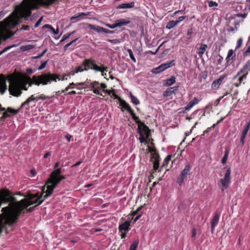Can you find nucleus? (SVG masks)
I'll return each mask as SVG.
<instances>
[{
    "label": "nucleus",
    "instance_id": "09e8293b",
    "mask_svg": "<svg viewBox=\"0 0 250 250\" xmlns=\"http://www.w3.org/2000/svg\"><path fill=\"white\" fill-rule=\"evenodd\" d=\"M148 151L151 153V156L154 155V153H159L155 146L153 147L148 146Z\"/></svg>",
    "mask_w": 250,
    "mask_h": 250
},
{
    "label": "nucleus",
    "instance_id": "ddd939ff",
    "mask_svg": "<svg viewBox=\"0 0 250 250\" xmlns=\"http://www.w3.org/2000/svg\"><path fill=\"white\" fill-rule=\"evenodd\" d=\"M51 97L42 94L37 96H35L34 95H32L30 96L25 102L22 103L21 104V108H22L26 105H29L30 102L32 101L37 102L39 100H45L46 99H49Z\"/></svg>",
    "mask_w": 250,
    "mask_h": 250
},
{
    "label": "nucleus",
    "instance_id": "a19ab883",
    "mask_svg": "<svg viewBox=\"0 0 250 250\" xmlns=\"http://www.w3.org/2000/svg\"><path fill=\"white\" fill-rule=\"evenodd\" d=\"M129 97H130V98L131 99V102L133 104H134L135 105H138V104H140V102H139V100L136 97H135L134 95H133V94L131 93V92H130V93H129Z\"/></svg>",
    "mask_w": 250,
    "mask_h": 250
},
{
    "label": "nucleus",
    "instance_id": "0eeeda50",
    "mask_svg": "<svg viewBox=\"0 0 250 250\" xmlns=\"http://www.w3.org/2000/svg\"><path fill=\"white\" fill-rule=\"evenodd\" d=\"M236 11L238 13L234 14V18H245L250 9V0H236Z\"/></svg>",
    "mask_w": 250,
    "mask_h": 250
},
{
    "label": "nucleus",
    "instance_id": "a211bd4d",
    "mask_svg": "<svg viewBox=\"0 0 250 250\" xmlns=\"http://www.w3.org/2000/svg\"><path fill=\"white\" fill-rule=\"evenodd\" d=\"M21 108L20 107L18 109H15L10 107H8V108H5V107H2L1 105L0 104V110L4 111L3 113H7V114L9 116L8 117H11L12 115H16L18 114Z\"/></svg>",
    "mask_w": 250,
    "mask_h": 250
},
{
    "label": "nucleus",
    "instance_id": "4c0bfd02",
    "mask_svg": "<svg viewBox=\"0 0 250 250\" xmlns=\"http://www.w3.org/2000/svg\"><path fill=\"white\" fill-rule=\"evenodd\" d=\"M172 155H167L166 158L165 159L161 167V169L163 168V167H167L168 166V163L171 161V158L172 157Z\"/></svg>",
    "mask_w": 250,
    "mask_h": 250
},
{
    "label": "nucleus",
    "instance_id": "5fc2aeb1",
    "mask_svg": "<svg viewBox=\"0 0 250 250\" xmlns=\"http://www.w3.org/2000/svg\"><path fill=\"white\" fill-rule=\"evenodd\" d=\"M243 42V39L242 38H240L237 42V45L236 46L235 49H239L241 47Z\"/></svg>",
    "mask_w": 250,
    "mask_h": 250
},
{
    "label": "nucleus",
    "instance_id": "4d7b16f0",
    "mask_svg": "<svg viewBox=\"0 0 250 250\" xmlns=\"http://www.w3.org/2000/svg\"><path fill=\"white\" fill-rule=\"evenodd\" d=\"M218 5V4L216 1L212 0H210L208 1V6L209 7H217Z\"/></svg>",
    "mask_w": 250,
    "mask_h": 250
},
{
    "label": "nucleus",
    "instance_id": "c756f323",
    "mask_svg": "<svg viewBox=\"0 0 250 250\" xmlns=\"http://www.w3.org/2000/svg\"><path fill=\"white\" fill-rule=\"evenodd\" d=\"M115 23L117 27H122L123 26L126 25L130 23L129 20H127L125 19H121L115 21Z\"/></svg>",
    "mask_w": 250,
    "mask_h": 250
},
{
    "label": "nucleus",
    "instance_id": "c9c22d12",
    "mask_svg": "<svg viewBox=\"0 0 250 250\" xmlns=\"http://www.w3.org/2000/svg\"><path fill=\"white\" fill-rule=\"evenodd\" d=\"M88 26L90 29L95 30L98 33L104 32V27L99 26H96L91 24H89Z\"/></svg>",
    "mask_w": 250,
    "mask_h": 250
},
{
    "label": "nucleus",
    "instance_id": "4468645a",
    "mask_svg": "<svg viewBox=\"0 0 250 250\" xmlns=\"http://www.w3.org/2000/svg\"><path fill=\"white\" fill-rule=\"evenodd\" d=\"M120 105L122 106L121 110L123 112L124 111V109L126 110L131 115L133 120H138L137 116H136L134 110L131 108L130 106L124 100H120L119 101Z\"/></svg>",
    "mask_w": 250,
    "mask_h": 250
},
{
    "label": "nucleus",
    "instance_id": "3c124183",
    "mask_svg": "<svg viewBox=\"0 0 250 250\" xmlns=\"http://www.w3.org/2000/svg\"><path fill=\"white\" fill-rule=\"evenodd\" d=\"M167 42L166 41H164L157 48V49L155 50V52H153L152 51H148V53L149 54H150L151 55H155L157 52L158 51V50L160 49V48L166 42Z\"/></svg>",
    "mask_w": 250,
    "mask_h": 250
},
{
    "label": "nucleus",
    "instance_id": "72a5a7b5",
    "mask_svg": "<svg viewBox=\"0 0 250 250\" xmlns=\"http://www.w3.org/2000/svg\"><path fill=\"white\" fill-rule=\"evenodd\" d=\"M235 57V54H234L232 49H229L228 51L227 56L226 58V63L228 64L231 60Z\"/></svg>",
    "mask_w": 250,
    "mask_h": 250
},
{
    "label": "nucleus",
    "instance_id": "f704fd0d",
    "mask_svg": "<svg viewBox=\"0 0 250 250\" xmlns=\"http://www.w3.org/2000/svg\"><path fill=\"white\" fill-rule=\"evenodd\" d=\"M135 3L134 2H131L130 3H122L121 4L117 6L118 9H125V8H130L134 7Z\"/></svg>",
    "mask_w": 250,
    "mask_h": 250
},
{
    "label": "nucleus",
    "instance_id": "e2e57ef3",
    "mask_svg": "<svg viewBox=\"0 0 250 250\" xmlns=\"http://www.w3.org/2000/svg\"><path fill=\"white\" fill-rule=\"evenodd\" d=\"M100 89L103 90V92H104L105 90L106 89L107 85L104 83H100Z\"/></svg>",
    "mask_w": 250,
    "mask_h": 250
},
{
    "label": "nucleus",
    "instance_id": "2eb2a0df",
    "mask_svg": "<svg viewBox=\"0 0 250 250\" xmlns=\"http://www.w3.org/2000/svg\"><path fill=\"white\" fill-rule=\"evenodd\" d=\"M250 71V62L248 61L246 62L243 67L241 68L234 77L233 80L236 79L239 76H244L247 78L248 73Z\"/></svg>",
    "mask_w": 250,
    "mask_h": 250
},
{
    "label": "nucleus",
    "instance_id": "49530a36",
    "mask_svg": "<svg viewBox=\"0 0 250 250\" xmlns=\"http://www.w3.org/2000/svg\"><path fill=\"white\" fill-rule=\"evenodd\" d=\"M17 46V45L14 44L5 47L2 50L0 51V56L4 53L5 52H7V51H8L9 50H10L11 48L14 47H16Z\"/></svg>",
    "mask_w": 250,
    "mask_h": 250
},
{
    "label": "nucleus",
    "instance_id": "680f3d73",
    "mask_svg": "<svg viewBox=\"0 0 250 250\" xmlns=\"http://www.w3.org/2000/svg\"><path fill=\"white\" fill-rule=\"evenodd\" d=\"M47 51V49H45L41 54H39L37 56L34 57V58L36 59L41 58L42 56H43L45 55Z\"/></svg>",
    "mask_w": 250,
    "mask_h": 250
},
{
    "label": "nucleus",
    "instance_id": "f03ea898",
    "mask_svg": "<svg viewBox=\"0 0 250 250\" xmlns=\"http://www.w3.org/2000/svg\"><path fill=\"white\" fill-rule=\"evenodd\" d=\"M58 0H23L16 6L15 11L20 14L21 18L27 19L32 14V10L38 9L40 7L47 8Z\"/></svg>",
    "mask_w": 250,
    "mask_h": 250
},
{
    "label": "nucleus",
    "instance_id": "cd10ccee",
    "mask_svg": "<svg viewBox=\"0 0 250 250\" xmlns=\"http://www.w3.org/2000/svg\"><path fill=\"white\" fill-rule=\"evenodd\" d=\"M208 48V47L207 44L204 43H201L200 44L199 50L197 52V53L198 54L200 58L203 57L204 53L206 51Z\"/></svg>",
    "mask_w": 250,
    "mask_h": 250
},
{
    "label": "nucleus",
    "instance_id": "473e14b6",
    "mask_svg": "<svg viewBox=\"0 0 250 250\" xmlns=\"http://www.w3.org/2000/svg\"><path fill=\"white\" fill-rule=\"evenodd\" d=\"M29 78H30V77H28L27 78V81H26V82H20V88H21V91L22 90H27L28 87H26V84H29L30 83V81L29 80ZM30 79H31V78H30ZM31 86H32V85H31ZM29 86H30V85H29Z\"/></svg>",
    "mask_w": 250,
    "mask_h": 250
},
{
    "label": "nucleus",
    "instance_id": "338daca9",
    "mask_svg": "<svg viewBox=\"0 0 250 250\" xmlns=\"http://www.w3.org/2000/svg\"><path fill=\"white\" fill-rule=\"evenodd\" d=\"M234 86V85H233V83H232L231 84L229 85L228 86V90H229V91H230L231 92V94H233V93L234 92V91L235 90L233 89Z\"/></svg>",
    "mask_w": 250,
    "mask_h": 250
},
{
    "label": "nucleus",
    "instance_id": "de8ad7c7",
    "mask_svg": "<svg viewBox=\"0 0 250 250\" xmlns=\"http://www.w3.org/2000/svg\"><path fill=\"white\" fill-rule=\"evenodd\" d=\"M127 52L129 54V57L130 58V59H131V60L134 62H136V60L133 55V53L132 51V50L131 49H127Z\"/></svg>",
    "mask_w": 250,
    "mask_h": 250
},
{
    "label": "nucleus",
    "instance_id": "6e6d98bb",
    "mask_svg": "<svg viewBox=\"0 0 250 250\" xmlns=\"http://www.w3.org/2000/svg\"><path fill=\"white\" fill-rule=\"evenodd\" d=\"M78 39V38H76L75 40H73V41H72L71 42H69L68 43H67L66 45H65V46H64V50H66L70 45H71L75 42H76V41H77Z\"/></svg>",
    "mask_w": 250,
    "mask_h": 250
},
{
    "label": "nucleus",
    "instance_id": "5701e85b",
    "mask_svg": "<svg viewBox=\"0 0 250 250\" xmlns=\"http://www.w3.org/2000/svg\"><path fill=\"white\" fill-rule=\"evenodd\" d=\"M178 86L171 87L167 88L163 93V95L165 97H168L175 93V91L178 89Z\"/></svg>",
    "mask_w": 250,
    "mask_h": 250
},
{
    "label": "nucleus",
    "instance_id": "aec40b11",
    "mask_svg": "<svg viewBox=\"0 0 250 250\" xmlns=\"http://www.w3.org/2000/svg\"><path fill=\"white\" fill-rule=\"evenodd\" d=\"M6 81L5 76L2 74H0V92L1 94H4L7 88Z\"/></svg>",
    "mask_w": 250,
    "mask_h": 250
},
{
    "label": "nucleus",
    "instance_id": "f3484780",
    "mask_svg": "<svg viewBox=\"0 0 250 250\" xmlns=\"http://www.w3.org/2000/svg\"><path fill=\"white\" fill-rule=\"evenodd\" d=\"M88 88L92 90L94 94L104 97L100 91V83L99 82L96 81L92 82L89 84Z\"/></svg>",
    "mask_w": 250,
    "mask_h": 250
},
{
    "label": "nucleus",
    "instance_id": "9d476101",
    "mask_svg": "<svg viewBox=\"0 0 250 250\" xmlns=\"http://www.w3.org/2000/svg\"><path fill=\"white\" fill-rule=\"evenodd\" d=\"M230 174L231 169L230 167H229L225 173L224 177L221 179L218 183L222 191H224L229 188L231 180Z\"/></svg>",
    "mask_w": 250,
    "mask_h": 250
},
{
    "label": "nucleus",
    "instance_id": "f257e3e1",
    "mask_svg": "<svg viewBox=\"0 0 250 250\" xmlns=\"http://www.w3.org/2000/svg\"><path fill=\"white\" fill-rule=\"evenodd\" d=\"M31 195L28 199H23L17 201L14 197L12 192L7 188H2L0 190V203L9 205L2 208V213L0 214L1 224L3 227L7 228V226H12L18 222L21 215L23 208L27 205H31L35 202H31V200L34 198Z\"/></svg>",
    "mask_w": 250,
    "mask_h": 250
},
{
    "label": "nucleus",
    "instance_id": "774afa93",
    "mask_svg": "<svg viewBox=\"0 0 250 250\" xmlns=\"http://www.w3.org/2000/svg\"><path fill=\"white\" fill-rule=\"evenodd\" d=\"M42 20V18H41L38 20V21L36 22V23H35V24L34 25L35 28L38 27L41 24Z\"/></svg>",
    "mask_w": 250,
    "mask_h": 250
},
{
    "label": "nucleus",
    "instance_id": "20e7f679",
    "mask_svg": "<svg viewBox=\"0 0 250 250\" xmlns=\"http://www.w3.org/2000/svg\"><path fill=\"white\" fill-rule=\"evenodd\" d=\"M65 74H64L61 79L60 78V75L56 73H51L50 72L41 75L36 76L34 75L32 79L29 78L30 83L29 85L34 84L37 86H39L41 84L43 85H47L48 83H50L52 82H57V80L58 79L59 81H64L67 79L66 77Z\"/></svg>",
    "mask_w": 250,
    "mask_h": 250
},
{
    "label": "nucleus",
    "instance_id": "864d4df0",
    "mask_svg": "<svg viewBox=\"0 0 250 250\" xmlns=\"http://www.w3.org/2000/svg\"><path fill=\"white\" fill-rule=\"evenodd\" d=\"M107 41L111 42L112 44H118L121 42V39H108Z\"/></svg>",
    "mask_w": 250,
    "mask_h": 250
},
{
    "label": "nucleus",
    "instance_id": "7c9ffc66",
    "mask_svg": "<svg viewBox=\"0 0 250 250\" xmlns=\"http://www.w3.org/2000/svg\"><path fill=\"white\" fill-rule=\"evenodd\" d=\"M198 99L196 97H194L193 99L186 106V110H190L193 106L198 104Z\"/></svg>",
    "mask_w": 250,
    "mask_h": 250
},
{
    "label": "nucleus",
    "instance_id": "79ce46f5",
    "mask_svg": "<svg viewBox=\"0 0 250 250\" xmlns=\"http://www.w3.org/2000/svg\"><path fill=\"white\" fill-rule=\"evenodd\" d=\"M139 244V240L134 241L130 245L129 250H136Z\"/></svg>",
    "mask_w": 250,
    "mask_h": 250
},
{
    "label": "nucleus",
    "instance_id": "052dcab7",
    "mask_svg": "<svg viewBox=\"0 0 250 250\" xmlns=\"http://www.w3.org/2000/svg\"><path fill=\"white\" fill-rule=\"evenodd\" d=\"M143 208V206H141L138 208V209L136 210L133 211L131 212V215H132L133 217L136 215L138 212L142 209Z\"/></svg>",
    "mask_w": 250,
    "mask_h": 250
},
{
    "label": "nucleus",
    "instance_id": "1a4fd4ad",
    "mask_svg": "<svg viewBox=\"0 0 250 250\" xmlns=\"http://www.w3.org/2000/svg\"><path fill=\"white\" fill-rule=\"evenodd\" d=\"M93 64H94V59L91 58L85 59L83 61L80 65L74 68L75 72H76L77 74L79 72L87 71L89 69H92Z\"/></svg>",
    "mask_w": 250,
    "mask_h": 250
},
{
    "label": "nucleus",
    "instance_id": "393cba45",
    "mask_svg": "<svg viewBox=\"0 0 250 250\" xmlns=\"http://www.w3.org/2000/svg\"><path fill=\"white\" fill-rule=\"evenodd\" d=\"M220 218V215L219 214H216L211 221V230L213 233L215 229V227L217 225Z\"/></svg>",
    "mask_w": 250,
    "mask_h": 250
},
{
    "label": "nucleus",
    "instance_id": "0e129e2a",
    "mask_svg": "<svg viewBox=\"0 0 250 250\" xmlns=\"http://www.w3.org/2000/svg\"><path fill=\"white\" fill-rule=\"evenodd\" d=\"M187 18L186 16H181L179 17L177 20L175 21L177 23V24H179L180 22L184 21Z\"/></svg>",
    "mask_w": 250,
    "mask_h": 250
},
{
    "label": "nucleus",
    "instance_id": "412c9836",
    "mask_svg": "<svg viewBox=\"0 0 250 250\" xmlns=\"http://www.w3.org/2000/svg\"><path fill=\"white\" fill-rule=\"evenodd\" d=\"M86 82H82V83H74V82H72L71 83H70L69 85L65 87V88L64 90H62V93H64L65 91H68L70 89H73L74 88V86L77 87V88L79 90H82L83 89V87H78V86L80 85H85L86 84Z\"/></svg>",
    "mask_w": 250,
    "mask_h": 250
},
{
    "label": "nucleus",
    "instance_id": "13d9d810",
    "mask_svg": "<svg viewBox=\"0 0 250 250\" xmlns=\"http://www.w3.org/2000/svg\"><path fill=\"white\" fill-rule=\"evenodd\" d=\"M76 74L75 72V69H73L71 71L68 72L65 74V75H67V77H70L71 76H74Z\"/></svg>",
    "mask_w": 250,
    "mask_h": 250
},
{
    "label": "nucleus",
    "instance_id": "c85d7f7f",
    "mask_svg": "<svg viewBox=\"0 0 250 250\" xmlns=\"http://www.w3.org/2000/svg\"><path fill=\"white\" fill-rule=\"evenodd\" d=\"M176 82V78L174 76H171L170 78L164 81V85L166 86H169Z\"/></svg>",
    "mask_w": 250,
    "mask_h": 250
},
{
    "label": "nucleus",
    "instance_id": "e433bc0d",
    "mask_svg": "<svg viewBox=\"0 0 250 250\" xmlns=\"http://www.w3.org/2000/svg\"><path fill=\"white\" fill-rule=\"evenodd\" d=\"M246 79L247 78H245L244 76L240 75L239 76L236 82L233 83V85H234V86L238 87L241 85L244 80Z\"/></svg>",
    "mask_w": 250,
    "mask_h": 250
},
{
    "label": "nucleus",
    "instance_id": "c03bdc74",
    "mask_svg": "<svg viewBox=\"0 0 250 250\" xmlns=\"http://www.w3.org/2000/svg\"><path fill=\"white\" fill-rule=\"evenodd\" d=\"M33 48H34V46L33 45L28 44V45L21 46V49L23 51H25L26 50L32 49Z\"/></svg>",
    "mask_w": 250,
    "mask_h": 250
},
{
    "label": "nucleus",
    "instance_id": "2f4dec72",
    "mask_svg": "<svg viewBox=\"0 0 250 250\" xmlns=\"http://www.w3.org/2000/svg\"><path fill=\"white\" fill-rule=\"evenodd\" d=\"M174 62L175 60H173L172 61L167 62L165 63H163L162 64H161L160 65L162 67L163 71H164V70L170 67L171 66L174 65Z\"/></svg>",
    "mask_w": 250,
    "mask_h": 250
},
{
    "label": "nucleus",
    "instance_id": "f8f14e48",
    "mask_svg": "<svg viewBox=\"0 0 250 250\" xmlns=\"http://www.w3.org/2000/svg\"><path fill=\"white\" fill-rule=\"evenodd\" d=\"M190 166L188 163H187L177 179V182L179 185H181L188 175L190 174Z\"/></svg>",
    "mask_w": 250,
    "mask_h": 250
},
{
    "label": "nucleus",
    "instance_id": "69168bd1",
    "mask_svg": "<svg viewBox=\"0 0 250 250\" xmlns=\"http://www.w3.org/2000/svg\"><path fill=\"white\" fill-rule=\"evenodd\" d=\"M192 33H193V28H190L188 30V31L187 33V36L188 37V38H190Z\"/></svg>",
    "mask_w": 250,
    "mask_h": 250
},
{
    "label": "nucleus",
    "instance_id": "7ed1b4c3",
    "mask_svg": "<svg viewBox=\"0 0 250 250\" xmlns=\"http://www.w3.org/2000/svg\"><path fill=\"white\" fill-rule=\"evenodd\" d=\"M20 18V14L14 10L7 18L0 22V45L2 39L5 41L14 35L10 31H7L5 35L3 32L7 29L15 28L19 24Z\"/></svg>",
    "mask_w": 250,
    "mask_h": 250
},
{
    "label": "nucleus",
    "instance_id": "bf43d9fd",
    "mask_svg": "<svg viewBox=\"0 0 250 250\" xmlns=\"http://www.w3.org/2000/svg\"><path fill=\"white\" fill-rule=\"evenodd\" d=\"M47 63V61H45V62H42V64L40 65V66L38 67V69L39 70H42L46 67Z\"/></svg>",
    "mask_w": 250,
    "mask_h": 250
},
{
    "label": "nucleus",
    "instance_id": "a878e982",
    "mask_svg": "<svg viewBox=\"0 0 250 250\" xmlns=\"http://www.w3.org/2000/svg\"><path fill=\"white\" fill-rule=\"evenodd\" d=\"M250 126V122H249L245 127L243 130H242L241 135V139L240 141L242 143V144H244L245 139L246 138V136L247 134V133L248 132V130H249Z\"/></svg>",
    "mask_w": 250,
    "mask_h": 250
},
{
    "label": "nucleus",
    "instance_id": "603ef678",
    "mask_svg": "<svg viewBox=\"0 0 250 250\" xmlns=\"http://www.w3.org/2000/svg\"><path fill=\"white\" fill-rule=\"evenodd\" d=\"M75 33V31H73L71 33H67V34H64L62 40H61V42H63L64 41L66 40V39H67L68 38H69L70 37V36L72 35H73L74 33Z\"/></svg>",
    "mask_w": 250,
    "mask_h": 250
},
{
    "label": "nucleus",
    "instance_id": "8fccbe9b",
    "mask_svg": "<svg viewBox=\"0 0 250 250\" xmlns=\"http://www.w3.org/2000/svg\"><path fill=\"white\" fill-rule=\"evenodd\" d=\"M163 71L161 65H159L158 67L153 68L152 70V72L155 74H158Z\"/></svg>",
    "mask_w": 250,
    "mask_h": 250
},
{
    "label": "nucleus",
    "instance_id": "b1692460",
    "mask_svg": "<svg viewBox=\"0 0 250 250\" xmlns=\"http://www.w3.org/2000/svg\"><path fill=\"white\" fill-rule=\"evenodd\" d=\"M92 70H95V71L101 72L103 73L104 72H107L108 71V67L106 66H104L103 65H102L101 66H98L95 63V61L94 60V64H93Z\"/></svg>",
    "mask_w": 250,
    "mask_h": 250
},
{
    "label": "nucleus",
    "instance_id": "423d86ee",
    "mask_svg": "<svg viewBox=\"0 0 250 250\" xmlns=\"http://www.w3.org/2000/svg\"><path fill=\"white\" fill-rule=\"evenodd\" d=\"M45 188V186L43 187L42 192L40 195H39V193H36L35 194L30 193L27 195V198L25 199H28L31 195L35 196L34 197V198H33V199H32L30 201H31V202H36V203H35L31 205L30 204L29 205H27L26 208H23V210L21 213V214H24L25 213V209H26L27 212H31L33 211L35 207L41 205L44 201V200L46 199L44 198L45 194V192H44Z\"/></svg>",
    "mask_w": 250,
    "mask_h": 250
},
{
    "label": "nucleus",
    "instance_id": "58836bf2",
    "mask_svg": "<svg viewBox=\"0 0 250 250\" xmlns=\"http://www.w3.org/2000/svg\"><path fill=\"white\" fill-rule=\"evenodd\" d=\"M42 28H47L49 29L51 31H52L53 34L57 35L59 34V28H57V29L56 30L50 24H45L42 26Z\"/></svg>",
    "mask_w": 250,
    "mask_h": 250
},
{
    "label": "nucleus",
    "instance_id": "ea45409f",
    "mask_svg": "<svg viewBox=\"0 0 250 250\" xmlns=\"http://www.w3.org/2000/svg\"><path fill=\"white\" fill-rule=\"evenodd\" d=\"M224 90L225 91V92L224 93V95H223L224 97L225 96H227L229 95H230V96L232 97V96H237L238 93H239V91L238 90V89H235V90L234 91V92L233 93V94H231V92L230 91H229L228 89H224Z\"/></svg>",
    "mask_w": 250,
    "mask_h": 250
},
{
    "label": "nucleus",
    "instance_id": "dca6fc26",
    "mask_svg": "<svg viewBox=\"0 0 250 250\" xmlns=\"http://www.w3.org/2000/svg\"><path fill=\"white\" fill-rule=\"evenodd\" d=\"M150 161L153 163V172L157 171L160 165V157L159 153H154V155L151 156Z\"/></svg>",
    "mask_w": 250,
    "mask_h": 250
},
{
    "label": "nucleus",
    "instance_id": "6e6552de",
    "mask_svg": "<svg viewBox=\"0 0 250 250\" xmlns=\"http://www.w3.org/2000/svg\"><path fill=\"white\" fill-rule=\"evenodd\" d=\"M138 125L137 131L140 135L139 140L141 143L148 144V138L150 136V130L144 122H142L139 117L138 120H134Z\"/></svg>",
    "mask_w": 250,
    "mask_h": 250
},
{
    "label": "nucleus",
    "instance_id": "a18cd8bd",
    "mask_svg": "<svg viewBox=\"0 0 250 250\" xmlns=\"http://www.w3.org/2000/svg\"><path fill=\"white\" fill-rule=\"evenodd\" d=\"M229 154V151L226 150L223 157L222 158V159L221 160V162L223 165H224L226 163L228 158Z\"/></svg>",
    "mask_w": 250,
    "mask_h": 250
},
{
    "label": "nucleus",
    "instance_id": "bb28decb",
    "mask_svg": "<svg viewBox=\"0 0 250 250\" xmlns=\"http://www.w3.org/2000/svg\"><path fill=\"white\" fill-rule=\"evenodd\" d=\"M87 15H88V14L85 13H79L78 14V15H75L71 17L70 20L73 22H76L83 19L84 17Z\"/></svg>",
    "mask_w": 250,
    "mask_h": 250
},
{
    "label": "nucleus",
    "instance_id": "39448f33",
    "mask_svg": "<svg viewBox=\"0 0 250 250\" xmlns=\"http://www.w3.org/2000/svg\"><path fill=\"white\" fill-rule=\"evenodd\" d=\"M61 168H58L57 169L53 170L49 178L48 179L46 182V189L44 190L45 198H47L53 193L54 189L60 183V182L63 179H66L65 175H62Z\"/></svg>",
    "mask_w": 250,
    "mask_h": 250
},
{
    "label": "nucleus",
    "instance_id": "37998d69",
    "mask_svg": "<svg viewBox=\"0 0 250 250\" xmlns=\"http://www.w3.org/2000/svg\"><path fill=\"white\" fill-rule=\"evenodd\" d=\"M177 25V23L175 21H170L167 23L166 26V28L168 29H170L173 28L174 27L176 26Z\"/></svg>",
    "mask_w": 250,
    "mask_h": 250
},
{
    "label": "nucleus",
    "instance_id": "4be33fe9",
    "mask_svg": "<svg viewBox=\"0 0 250 250\" xmlns=\"http://www.w3.org/2000/svg\"><path fill=\"white\" fill-rule=\"evenodd\" d=\"M130 221H125V222L121 223L119 226V230L120 232H122L123 231L128 232L130 228Z\"/></svg>",
    "mask_w": 250,
    "mask_h": 250
},
{
    "label": "nucleus",
    "instance_id": "6ab92c4d",
    "mask_svg": "<svg viewBox=\"0 0 250 250\" xmlns=\"http://www.w3.org/2000/svg\"><path fill=\"white\" fill-rule=\"evenodd\" d=\"M226 77V75H223L220 76V77L216 80H215L211 84V88L213 90H216L218 89L220 85L222 83L224 79Z\"/></svg>",
    "mask_w": 250,
    "mask_h": 250
},
{
    "label": "nucleus",
    "instance_id": "9b49d317",
    "mask_svg": "<svg viewBox=\"0 0 250 250\" xmlns=\"http://www.w3.org/2000/svg\"><path fill=\"white\" fill-rule=\"evenodd\" d=\"M8 90L10 95L17 97L20 96L22 92L21 91L20 81H11L10 83Z\"/></svg>",
    "mask_w": 250,
    "mask_h": 250
}]
</instances>
